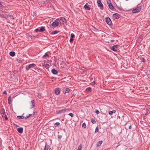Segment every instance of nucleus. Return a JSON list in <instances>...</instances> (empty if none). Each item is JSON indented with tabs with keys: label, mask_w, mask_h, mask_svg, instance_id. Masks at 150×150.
<instances>
[{
	"label": "nucleus",
	"mask_w": 150,
	"mask_h": 150,
	"mask_svg": "<svg viewBox=\"0 0 150 150\" xmlns=\"http://www.w3.org/2000/svg\"><path fill=\"white\" fill-rule=\"evenodd\" d=\"M36 67V65L35 64L33 63L26 65L25 67V69L27 71H28L30 68L32 69H35Z\"/></svg>",
	"instance_id": "obj_1"
},
{
	"label": "nucleus",
	"mask_w": 150,
	"mask_h": 150,
	"mask_svg": "<svg viewBox=\"0 0 150 150\" xmlns=\"http://www.w3.org/2000/svg\"><path fill=\"white\" fill-rule=\"evenodd\" d=\"M56 20L59 21V23L60 22V24H64L66 22L65 18L62 17L57 19Z\"/></svg>",
	"instance_id": "obj_2"
},
{
	"label": "nucleus",
	"mask_w": 150,
	"mask_h": 150,
	"mask_svg": "<svg viewBox=\"0 0 150 150\" xmlns=\"http://www.w3.org/2000/svg\"><path fill=\"white\" fill-rule=\"evenodd\" d=\"M142 8V7L141 6H139V7H137L136 8H135L134 9H133L132 11V12L133 13H138L139 12Z\"/></svg>",
	"instance_id": "obj_3"
},
{
	"label": "nucleus",
	"mask_w": 150,
	"mask_h": 150,
	"mask_svg": "<svg viewBox=\"0 0 150 150\" xmlns=\"http://www.w3.org/2000/svg\"><path fill=\"white\" fill-rule=\"evenodd\" d=\"M105 20L106 23L110 25H112V21L109 17H107L105 18Z\"/></svg>",
	"instance_id": "obj_4"
},
{
	"label": "nucleus",
	"mask_w": 150,
	"mask_h": 150,
	"mask_svg": "<svg viewBox=\"0 0 150 150\" xmlns=\"http://www.w3.org/2000/svg\"><path fill=\"white\" fill-rule=\"evenodd\" d=\"M119 46H120L119 45H114L113 46L110 48V49L116 52Z\"/></svg>",
	"instance_id": "obj_5"
},
{
	"label": "nucleus",
	"mask_w": 150,
	"mask_h": 150,
	"mask_svg": "<svg viewBox=\"0 0 150 150\" xmlns=\"http://www.w3.org/2000/svg\"><path fill=\"white\" fill-rule=\"evenodd\" d=\"M59 23L58 21H54L51 24V26L52 28H54V27L57 26L59 25Z\"/></svg>",
	"instance_id": "obj_6"
},
{
	"label": "nucleus",
	"mask_w": 150,
	"mask_h": 150,
	"mask_svg": "<svg viewBox=\"0 0 150 150\" xmlns=\"http://www.w3.org/2000/svg\"><path fill=\"white\" fill-rule=\"evenodd\" d=\"M97 3L99 7L102 8L103 7V6L100 0H98Z\"/></svg>",
	"instance_id": "obj_7"
},
{
	"label": "nucleus",
	"mask_w": 150,
	"mask_h": 150,
	"mask_svg": "<svg viewBox=\"0 0 150 150\" xmlns=\"http://www.w3.org/2000/svg\"><path fill=\"white\" fill-rule=\"evenodd\" d=\"M67 110V109H62L60 110H59L58 111H57L56 113L59 114L60 113H64L65 112L66 110Z\"/></svg>",
	"instance_id": "obj_8"
},
{
	"label": "nucleus",
	"mask_w": 150,
	"mask_h": 150,
	"mask_svg": "<svg viewBox=\"0 0 150 150\" xmlns=\"http://www.w3.org/2000/svg\"><path fill=\"white\" fill-rule=\"evenodd\" d=\"M60 89L59 88H56L54 90L55 93L56 95H59L60 93Z\"/></svg>",
	"instance_id": "obj_9"
},
{
	"label": "nucleus",
	"mask_w": 150,
	"mask_h": 150,
	"mask_svg": "<svg viewBox=\"0 0 150 150\" xmlns=\"http://www.w3.org/2000/svg\"><path fill=\"white\" fill-rule=\"evenodd\" d=\"M108 6L110 9L114 11L115 10V7L113 6L112 3H110L108 4Z\"/></svg>",
	"instance_id": "obj_10"
},
{
	"label": "nucleus",
	"mask_w": 150,
	"mask_h": 150,
	"mask_svg": "<svg viewBox=\"0 0 150 150\" xmlns=\"http://www.w3.org/2000/svg\"><path fill=\"white\" fill-rule=\"evenodd\" d=\"M118 15H119L117 13H115L113 14L112 17L113 18L116 19H118L120 17L119 16H118Z\"/></svg>",
	"instance_id": "obj_11"
},
{
	"label": "nucleus",
	"mask_w": 150,
	"mask_h": 150,
	"mask_svg": "<svg viewBox=\"0 0 150 150\" xmlns=\"http://www.w3.org/2000/svg\"><path fill=\"white\" fill-rule=\"evenodd\" d=\"M17 131L20 134H22L23 132V129L22 127H20L17 129Z\"/></svg>",
	"instance_id": "obj_12"
},
{
	"label": "nucleus",
	"mask_w": 150,
	"mask_h": 150,
	"mask_svg": "<svg viewBox=\"0 0 150 150\" xmlns=\"http://www.w3.org/2000/svg\"><path fill=\"white\" fill-rule=\"evenodd\" d=\"M1 113L2 114V117H3L4 115H6V113L5 112L4 109V108H1Z\"/></svg>",
	"instance_id": "obj_13"
},
{
	"label": "nucleus",
	"mask_w": 150,
	"mask_h": 150,
	"mask_svg": "<svg viewBox=\"0 0 150 150\" xmlns=\"http://www.w3.org/2000/svg\"><path fill=\"white\" fill-rule=\"evenodd\" d=\"M52 73L54 74H57L58 73L57 71L55 69H53L51 71Z\"/></svg>",
	"instance_id": "obj_14"
},
{
	"label": "nucleus",
	"mask_w": 150,
	"mask_h": 150,
	"mask_svg": "<svg viewBox=\"0 0 150 150\" xmlns=\"http://www.w3.org/2000/svg\"><path fill=\"white\" fill-rule=\"evenodd\" d=\"M31 103H32V106L31 107L30 109H32L33 107L35 106V102L34 100H32L31 101Z\"/></svg>",
	"instance_id": "obj_15"
},
{
	"label": "nucleus",
	"mask_w": 150,
	"mask_h": 150,
	"mask_svg": "<svg viewBox=\"0 0 150 150\" xmlns=\"http://www.w3.org/2000/svg\"><path fill=\"white\" fill-rule=\"evenodd\" d=\"M45 30V27L42 26V27L39 29V32H42L44 31Z\"/></svg>",
	"instance_id": "obj_16"
},
{
	"label": "nucleus",
	"mask_w": 150,
	"mask_h": 150,
	"mask_svg": "<svg viewBox=\"0 0 150 150\" xmlns=\"http://www.w3.org/2000/svg\"><path fill=\"white\" fill-rule=\"evenodd\" d=\"M15 54V52L14 51H11L9 53V55L12 57L14 56Z\"/></svg>",
	"instance_id": "obj_17"
},
{
	"label": "nucleus",
	"mask_w": 150,
	"mask_h": 150,
	"mask_svg": "<svg viewBox=\"0 0 150 150\" xmlns=\"http://www.w3.org/2000/svg\"><path fill=\"white\" fill-rule=\"evenodd\" d=\"M116 112V110H113L112 111H110L108 112V113L110 115H112L113 113Z\"/></svg>",
	"instance_id": "obj_18"
},
{
	"label": "nucleus",
	"mask_w": 150,
	"mask_h": 150,
	"mask_svg": "<svg viewBox=\"0 0 150 150\" xmlns=\"http://www.w3.org/2000/svg\"><path fill=\"white\" fill-rule=\"evenodd\" d=\"M84 8L86 10H90L91 8L90 7L87 5L86 4L84 6Z\"/></svg>",
	"instance_id": "obj_19"
},
{
	"label": "nucleus",
	"mask_w": 150,
	"mask_h": 150,
	"mask_svg": "<svg viewBox=\"0 0 150 150\" xmlns=\"http://www.w3.org/2000/svg\"><path fill=\"white\" fill-rule=\"evenodd\" d=\"M70 90V89L69 88H66L65 90L64 93H69Z\"/></svg>",
	"instance_id": "obj_20"
},
{
	"label": "nucleus",
	"mask_w": 150,
	"mask_h": 150,
	"mask_svg": "<svg viewBox=\"0 0 150 150\" xmlns=\"http://www.w3.org/2000/svg\"><path fill=\"white\" fill-rule=\"evenodd\" d=\"M103 141H100L98 142V144H97V146H100L101 145V144L102 143Z\"/></svg>",
	"instance_id": "obj_21"
},
{
	"label": "nucleus",
	"mask_w": 150,
	"mask_h": 150,
	"mask_svg": "<svg viewBox=\"0 0 150 150\" xmlns=\"http://www.w3.org/2000/svg\"><path fill=\"white\" fill-rule=\"evenodd\" d=\"M49 145L46 144L44 148V150H48Z\"/></svg>",
	"instance_id": "obj_22"
},
{
	"label": "nucleus",
	"mask_w": 150,
	"mask_h": 150,
	"mask_svg": "<svg viewBox=\"0 0 150 150\" xmlns=\"http://www.w3.org/2000/svg\"><path fill=\"white\" fill-rule=\"evenodd\" d=\"M91 87H88L86 88V90L87 91L91 92Z\"/></svg>",
	"instance_id": "obj_23"
},
{
	"label": "nucleus",
	"mask_w": 150,
	"mask_h": 150,
	"mask_svg": "<svg viewBox=\"0 0 150 150\" xmlns=\"http://www.w3.org/2000/svg\"><path fill=\"white\" fill-rule=\"evenodd\" d=\"M37 115V112L36 111L34 112H33V117L34 118H35L36 117V115Z\"/></svg>",
	"instance_id": "obj_24"
},
{
	"label": "nucleus",
	"mask_w": 150,
	"mask_h": 150,
	"mask_svg": "<svg viewBox=\"0 0 150 150\" xmlns=\"http://www.w3.org/2000/svg\"><path fill=\"white\" fill-rule=\"evenodd\" d=\"M82 148V145L81 144H80L78 147L77 150H81Z\"/></svg>",
	"instance_id": "obj_25"
},
{
	"label": "nucleus",
	"mask_w": 150,
	"mask_h": 150,
	"mask_svg": "<svg viewBox=\"0 0 150 150\" xmlns=\"http://www.w3.org/2000/svg\"><path fill=\"white\" fill-rule=\"evenodd\" d=\"M59 31L57 30H55L52 32V34H56L59 33Z\"/></svg>",
	"instance_id": "obj_26"
},
{
	"label": "nucleus",
	"mask_w": 150,
	"mask_h": 150,
	"mask_svg": "<svg viewBox=\"0 0 150 150\" xmlns=\"http://www.w3.org/2000/svg\"><path fill=\"white\" fill-rule=\"evenodd\" d=\"M17 118L19 119H23L25 118L24 116L22 115V116H18Z\"/></svg>",
	"instance_id": "obj_27"
},
{
	"label": "nucleus",
	"mask_w": 150,
	"mask_h": 150,
	"mask_svg": "<svg viewBox=\"0 0 150 150\" xmlns=\"http://www.w3.org/2000/svg\"><path fill=\"white\" fill-rule=\"evenodd\" d=\"M91 122L93 124H95L96 123V122L95 120L93 118L91 119Z\"/></svg>",
	"instance_id": "obj_28"
},
{
	"label": "nucleus",
	"mask_w": 150,
	"mask_h": 150,
	"mask_svg": "<svg viewBox=\"0 0 150 150\" xmlns=\"http://www.w3.org/2000/svg\"><path fill=\"white\" fill-rule=\"evenodd\" d=\"M82 127L83 128H86V123L84 122L83 123L82 125Z\"/></svg>",
	"instance_id": "obj_29"
},
{
	"label": "nucleus",
	"mask_w": 150,
	"mask_h": 150,
	"mask_svg": "<svg viewBox=\"0 0 150 150\" xmlns=\"http://www.w3.org/2000/svg\"><path fill=\"white\" fill-rule=\"evenodd\" d=\"M141 62H144L145 61V59L144 57H142L141 58Z\"/></svg>",
	"instance_id": "obj_30"
},
{
	"label": "nucleus",
	"mask_w": 150,
	"mask_h": 150,
	"mask_svg": "<svg viewBox=\"0 0 150 150\" xmlns=\"http://www.w3.org/2000/svg\"><path fill=\"white\" fill-rule=\"evenodd\" d=\"M49 55L47 53H45V54L43 56V58H44L45 57H49Z\"/></svg>",
	"instance_id": "obj_31"
},
{
	"label": "nucleus",
	"mask_w": 150,
	"mask_h": 150,
	"mask_svg": "<svg viewBox=\"0 0 150 150\" xmlns=\"http://www.w3.org/2000/svg\"><path fill=\"white\" fill-rule=\"evenodd\" d=\"M38 97L40 98H41L42 97V94L41 93H38Z\"/></svg>",
	"instance_id": "obj_32"
},
{
	"label": "nucleus",
	"mask_w": 150,
	"mask_h": 150,
	"mask_svg": "<svg viewBox=\"0 0 150 150\" xmlns=\"http://www.w3.org/2000/svg\"><path fill=\"white\" fill-rule=\"evenodd\" d=\"M98 131V127H96V128L95 133H96Z\"/></svg>",
	"instance_id": "obj_33"
},
{
	"label": "nucleus",
	"mask_w": 150,
	"mask_h": 150,
	"mask_svg": "<svg viewBox=\"0 0 150 150\" xmlns=\"http://www.w3.org/2000/svg\"><path fill=\"white\" fill-rule=\"evenodd\" d=\"M68 115L71 116V117H73L74 116V114L71 113H70L68 114Z\"/></svg>",
	"instance_id": "obj_34"
},
{
	"label": "nucleus",
	"mask_w": 150,
	"mask_h": 150,
	"mask_svg": "<svg viewBox=\"0 0 150 150\" xmlns=\"http://www.w3.org/2000/svg\"><path fill=\"white\" fill-rule=\"evenodd\" d=\"M6 17H7V18H8V17H10L11 18H12L13 19H14V18H13V16H12L11 15H9L7 16H6Z\"/></svg>",
	"instance_id": "obj_35"
},
{
	"label": "nucleus",
	"mask_w": 150,
	"mask_h": 150,
	"mask_svg": "<svg viewBox=\"0 0 150 150\" xmlns=\"http://www.w3.org/2000/svg\"><path fill=\"white\" fill-rule=\"evenodd\" d=\"M107 3L108 5L109 4L111 3L110 0H107Z\"/></svg>",
	"instance_id": "obj_36"
},
{
	"label": "nucleus",
	"mask_w": 150,
	"mask_h": 150,
	"mask_svg": "<svg viewBox=\"0 0 150 150\" xmlns=\"http://www.w3.org/2000/svg\"><path fill=\"white\" fill-rule=\"evenodd\" d=\"M75 37V35L74 34H71V38H74Z\"/></svg>",
	"instance_id": "obj_37"
},
{
	"label": "nucleus",
	"mask_w": 150,
	"mask_h": 150,
	"mask_svg": "<svg viewBox=\"0 0 150 150\" xmlns=\"http://www.w3.org/2000/svg\"><path fill=\"white\" fill-rule=\"evenodd\" d=\"M55 125L57 126H59L60 125V124L59 122H57L55 123Z\"/></svg>",
	"instance_id": "obj_38"
},
{
	"label": "nucleus",
	"mask_w": 150,
	"mask_h": 150,
	"mask_svg": "<svg viewBox=\"0 0 150 150\" xmlns=\"http://www.w3.org/2000/svg\"><path fill=\"white\" fill-rule=\"evenodd\" d=\"M95 112L97 114H98L99 113H100V112L98 110H96V111H95Z\"/></svg>",
	"instance_id": "obj_39"
},
{
	"label": "nucleus",
	"mask_w": 150,
	"mask_h": 150,
	"mask_svg": "<svg viewBox=\"0 0 150 150\" xmlns=\"http://www.w3.org/2000/svg\"><path fill=\"white\" fill-rule=\"evenodd\" d=\"M118 8L120 11H121L122 10V8L120 6L119 7H118Z\"/></svg>",
	"instance_id": "obj_40"
},
{
	"label": "nucleus",
	"mask_w": 150,
	"mask_h": 150,
	"mask_svg": "<svg viewBox=\"0 0 150 150\" xmlns=\"http://www.w3.org/2000/svg\"><path fill=\"white\" fill-rule=\"evenodd\" d=\"M74 40V39L73 38H71L70 39V40H69V42H73Z\"/></svg>",
	"instance_id": "obj_41"
},
{
	"label": "nucleus",
	"mask_w": 150,
	"mask_h": 150,
	"mask_svg": "<svg viewBox=\"0 0 150 150\" xmlns=\"http://www.w3.org/2000/svg\"><path fill=\"white\" fill-rule=\"evenodd\" d=\"M62 137V136L61 135H58V138L59 139H60Z\"/></svg>",
	"instance_id": "obj_42"
},
{
	"label": "nucleus",
	"mask_w": 150,
	"mask_h": 150,
	"mask_svg": "<svg viewBox=\"0 0 150 150\" xmlns=\"http://www.w3.org/2000/svg\"><path fill=\"white\" fill-rule=\"evenodd\" d=\"M11 97L10 96L8 98V101H11Z\"/></svg>",
	"instance_id": "obj_43"
},
{
	"label": "nucleus",
	"mask_w": 150,
	"mask_h": 150,
	"mask_svg": "<svg viewBox=\"0 0 150 150\" xmlns=\"http://www.w3.org/2000/svg\"><path fill=\"white\" fill-rule=\"evenodd\" d=\"M35 31L36 32L39 31V29H38V28H37L35 30Z\"/></svg>",
	"instance_id": "obj_44"
},
{
	"label": "nucleus",
	"mask_w": 150,
	"mask_h": 150,
	"mask_svg": "<svg viewBox=\"0 0 150 150\" xmlns=\"http://www.w3.org/2000/svg\"><path fill=\"white\" fill-rule=\"evenodd\" d=\"M4 116H5V119L6 120H7L8 119V118L7 117V115H6H6H4Z\"/></svg>",
	"instance_id": "obj_45"
},
{
	"label": "nucleus",
	"mask_w": 150,
	"mask_h": 150,
	"mask_svg": "<svg viewBox=\"0 0 150 150\" xmlns=\"http://www.w3.org/2000/svg\"><path fill=\"white\" fill-rule=\"evenodd\" d=\"M132 128V126H131V125H130V126H129V129H131Z\"/></svg>",
	"instance_id": "obj_46"
},
{
	"label": "nucleus",
	"mask_w": 150,
	"mask_h": 150,
	"mask_svg": "<svg viewBox=\"0 0 150 150\" xmlns=\"http://www.w3.org/2000/svg\"><path fill=\"white\" fill-rule=\"evenodd\" d=\"M14 125L16 127H19V126L18 125H17L16 124H14Z\"/></svg>",
	"instance_id": "obj_47"
},
{
	"label": "nucleus",
	"mask_w": 150,
	"mask_h": 150,
	"mask_svg": "<svg viewBox=\"0 0 150 150\" xmlns=\"http://www.w3.org/2000/svg\"><path fill=\"white\" fill-rule=\"evenodd\" d=\"M29 116L28 115V116H26L24 118H25V119H27L28 118H29Z\"/></svg>",
	"instance_id": "obj_48"
},
{
	"label": "nucleus",
	"mask_w": 150,
	"mask_h": 150,
	"mask_svg": "<svg viewBox=\"0 0 150 150\" xmlns=\"http://www.w3.org/2000/svg\"><path fill=\"white\" fill-rule=\"evenodd\" d=\"M3 93L4 94H7V93L6 92V91H4V92H3Z\"/></svg>",
	"instance_id": "obj_49"
},
{
	"label": "nucleus",
	"mask_w": 150,
	"mask_h": 150,
	"mask_svg": "<svg viewBox=\"0 0 150 150\" xmlns=\"http://www.w3.org/2000/svg\"><path fill=\"white\" fill-rule=\"evenodd\" d=\"M30 37H35V36H34V35H32L31 36H30Z\"/></svg>",
	"instance_id": "obj_50"
},
{
	"label": "nucleus",
	"mask_w": 150,
	"mask_h": 150,
	"mask_svg": "<svg viewBox=\"0 0 150 150\" xmlns=\"http://www.w3.org/2000/svg\"><path fill=\"white\" fill-rule=\"evenodd\" d=\"M114 41V40H111L110 41V42H113Z\"/></svg>",
	"instance_id": "obj_51"
},
{
	"label": "nucleus",
	"mask_w": 150,
	"mask_h": 150,
	"mask_svg": "<svg viewBox=\"0 0 150 150\" xmlns=\"http://www.w3.org/2000/svg\"><path fill=\"white\" fill-rule=\"evenodd\" d=\"M32 115V114H29L28 115V116H29V117L31 116Z\"/></svg>",
	"instance_id": "obj_52"
},
{
	"label": "nucleus",
	"mask_w": 150,
	"mask_h": 150,
	"mask_svg": "<svg viewBox=\"0 0 150 150\" xmlns=\"http://www.w3.org/2000/svg\"><path fill=\"white\" fill-rule=\"evenodd\" d=\"M10 102L11 101H8V103L9 104H10Z\"/></svg>",
	"instance_id": "obj_53"
},
{
	"label": "nucleus",
	"mask_w": 150,
	"mask_h": 150,
	"mask_svg": "<svg viewBox=\"0 0 150 150\" xmlns=\"http://www.w3.org/2000/svg\"><path fill=\"white\" fill-rule=\"evenodd\" d=\"M119 118V119H120V116H117Z\"/></svg>",
	"instance_id": "obj_54"
},
{
	"label": "nucleus",
	"mask_w": 150,
	"mask_h": 150,
	"mask_svg": "<svg viewBox=\"0 0 150 150\" xmlns=\"http://www.w3.org/2000/svg\"><path fill=\"white\" fill-rule=\"evenodd\" d=\"M74 96V94L72 96V97L73 96Z\"/></svg>",
	"instance_id": "obj_55"
},
{
	"label": "nucleus",
	"mask_w": 150,
	"mask_h": 150,
	"mask_svg": "<svg viewBox=\"0 0 150 150\" xmlns=\"http://www.w3.org/2000/svg\"><path fill=\"white\" fill-rule=\"evenodd\" d=\"M83 69H84L85 68V67H83Z\"/></svg>",
	"instance_id": "obj_56"
},
{
	"label": "nucleus",
	"mask_w": 150,
	"mask_h": 150,
	"mask_svg": "<svg viewBox=\"0 0 150 150\" xmlns=\"http://www.w3.org/2000/svg\"><path fill=\"white\" fill-rule=\"evenodd\" d=\"M93 83H94V84L95 83V82L94 81L93 82Z\"/></svg>",
	"instance_id": "obj_57"
},
{
	"label": "nucleus",
	"mask_w": 150,
	"mask_h": 150,
	"mask_svg": "<svg viewBox=\"0 0 150 150\" xmlns=\"http://www.w3.org/2000/svg\"><path fill=\"white\" fill-rule=\"evenodd\" d=\"M49 150H51V149H50H50H49Z\"/></svg>",
	"instance_id": "obj_58"
}]
</instances>
